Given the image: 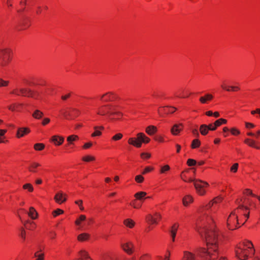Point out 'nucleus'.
I'll use <instances>...</instances> for the list:
<instances>
[{
	"label": "nucleus",
	"instance_id": "39",
	"mask_svg": "<svg viewBox=\"0 0 260 260\" xmlns=\"http://www.w3.org/2000/svg\"><path fill=\"white\" fill-rule=\"evenodd\" d=\"M147 219L148 221L151 222V223L157 224V221H156V219L151 215H148L147 216Z\"/></svg>",
	"mask_w": 260,
	"mask_h": 260
},
{
	"label": "nucleus",
	"instance_id": "56",
	"mask_svg": "<svg viewBox=\"0 0 260 260\" xmlns=\"http://www.w3.org/2000/svg\"><path fill=\"white\" fill-rule=\"evenodd\" d=\"M20 236H21V238L23 240L25 239V232L23 228L21 229V234H20Z\"/></svg>",
	"mask_w": 260,
	"mask_h": 260
},
{
	"label": "nucleus",
	"instance_id": "50",
	"mask_svg": "<svg viewBox=\"0 0 260 260\" xmlns=\"http://www.w3.org/2000/svg\"><path fill=\"white\" fill-rule=\"evenodd\" d=\"M9 82L4 81L0 78V86H6L8 84Z\"/></svg>",
	"mask_w": 260,
	"mask_h": 260
},
{
	"label": "nucleus",
	"instance_id": "12",
	"mask_svg": "<svg viewBox=\"0 0 260 260\" xmlns=\"http://www.w3.org/2000/svg\"><path fill=\"white\" fill-rule=\"evenodd\" d=\"M116 99V95L112 92H107L101 96V100L104 102L113 101Z\"/></svg>",
	"mask_w": 260,
	"mask_h": 260
},
{
	"label": "nucleus",
	"instance_id": "46",
	"mask_svg": "<svg viewBox=\"0 0 260 260\" xmlns=\"http://www.w3.org/2000/svg\"><path fill=\"white\" fill-rule=\"evenodd\" d=\"M122 137V135L120 133L117 134L112 137V139L115 141L119 140Z\"/></svg>",
	"mask_w": 260,
	"mask_h": 260
},
{
	"label": "nucleus",
	"instance_id": "37",
	"mask_svg": "<svg viewBox=\"0 0 260 260\" xmlns=\"http://www.w3.org/2000/svg\"><path fill=\"white\" fill-rule=\"evenodd\" d=\"M24 189H28L29 191L32 192L34 190V188L32 185L30 183H26L23 186Z\"/></svg>",
	"mask_w": 260,
	"mask_h": 260
},
{
	"label": "nucleus",
	"instance_id": "26",
	"mask_svg": "<svg viewBox=\"0 0 260 260\" xmlns=\"http://www.w3.org/2000/svg\"><path fill=\"white\" fill-rule=\"evenodd\" d=\"M32 116L35 118L39 119L42 117V116H43V113L40 110H36L33 113V114H32Z\"/></svg>",
	"mask_w": 260,
	"mask_h": 260
},
{
	"label": "nucleus",
	"instance_id": "9",
	"mask_svg": "<svg viewBox=\"0 0 260 260\" xmlns=\"http://www.w3.org/2000/svg\"><path fill=\"white\" fill-rule=\"evenodd\" d=\"M113 109V106L112 105H103L99 108L98 114L101 115H105L109 114L110 115V112Z\"/></svg>",
	"mask_w": 260,
	"mask_h": 260
},
{
	"label": "nucleus",
	"instance_id": "20",
	"mask_svg": "<svg viewBox=\"0 0 260 260\" xmlns=\"http://www.w3.org/2000/svg\"><path fill=\"white\" fill-rule=\"evenodd\" d=\"M80 256V260H92L87 252L84 250H82L79 253Z\"/></svg>",
	"mask_w": 260,
	"mask_h": 260
},
{
	"label": "nucleus",
	"instance_id": "24",
	"mask_svg": "<svg viewBox=\"0 0 260 260\" xmlns=\"http://www.w3.org/2000/svg\"><path fill=\"white\" fill-rule=\"evenodd\" d=\"M193 202V198L189 195L184 197L183 199V204L184 206H187L189 203Z\"/></svg>",
	"mask_w": 260,
	"mask_h": 260
},
{
	"label": "nucleus",
	"instance_id": "34",
	"mask_svg": "<svg viewBox=\"0 0 260 260\" xmlns=\"http://www.w3.org/2000/svg\"><path fill=\"white\" fill-rule=\"evenodd\" d=\"M45 147V145L42 143H37L34 145V148L36 150H42Z\"/></svg>",
	"mask_w": 260,
	"mask_h": 260
},
{
	"label": "nucleus",
	"instance_id": "7",
	"mask_svg": "<svg viewBox=\"0 0 260 260\" xmlns=\"http://www.w3.org/2000/svg\"><path fill=\"white\" fill-rule=\"evenodd\" d=\"M63 116L67 119H72L80 114V111L77 109L71 108V111H64L62 112Z\"/></svg>",
	"mask_w": 260,
	"mask_h": 260
},
{
	"label": "nucleus",
	"instance_id": "23",
	"mask_svg": "<svg viewBox=\"0 0 260 260\" xmlns=\"http://www.w3.org/2000/svg\"><path fill=\"white\" fill-rule=\"evenodd\" d=\"M28 214L32 219H36L38 216V213L33 207H30L29 208V211L28 213Z\"/></svg>",
	"mask_w": 260,
	"mask_h": 260
},
{
	"label": "nucleus",
	"instance_id": "21",
	"mask_svg": "<svg viewBox=\"0 0 260 260\" xmlns=\"http://www.w3.org/2000/svg\"><path fill=\"white\" fill-rule=\"evenodd\" d=\"M121 247L123 250L125 251L128 254H131L133 252V250L132 249L131 247L126 243H124L121 244Z\"/></svg>",
	"mask_w": 260,
	"mask_h": 260
},
{
	"label": "nucleus",
	"instance_id": "59",
	"mask_svg": "<svg viewBox=\"0 0 260 260\" xmlns=\"http://www.w3.org/2000/svg\"><path fill=\"white\" fill-rule=\"evenodd\" d=\"M221 87L223 89H224V90H226L228 91H231V86H226V85H225L224 84H223V85H221Z\"/></svg>",
	"mask_w": 260,
	"mask_h": 260
},
{
	"label": "nucleus",
	"instance_id": "17",
	"mask_svg": "<svg viewBox=\"0 0 260 260\" xmlns=\"http://www.w3.org/2000/svg\"><path fill=\"white\" fill-rule=\"evenodd\" d=\"M157 131V127L153 125H149L146 128V133L150 136H152Z\"/></svg>",
	"mask_w": 260,
	"mask_h": 260
},
{
	"label": "nucleus",
	"instance_id": "60",
	"mask_svg": "<svg viewBox=\"0 0 260 260\" xmlns=\"http://www.w3.org/2000/svg\"><path fill=\"white\" fill-rule=\"evenodd\" d=\"M50 122V119L48 118H45L43 119L42 121V124L45 125L47 124H48Z\"/></svg>",
	"mask_w": 260,
	"mask_h": 260
},
{
	"label": "nucleus",
	"instance_id": "54",
	"mask_svg": "<svg viewBox=\"0 0 260 260\" xmlns=\"http://www.w3.org/2000/svg\"><path fill=\"white\" fill-rule=\"evenodd\" d=\"M245 193H246L247 194L251 195L253 197H256L257 198V197H258L259 196H256L252 193V191L247 189L245 190Z\"/></svg>",
	"mask_w": 260,
	"mask_h": 260
},
{
	"label": "nucleus",
	"instance_id": "51",
	"mask_svg": "<svg viewBox=\"0 0 260 260\" xmlns=\"http://www.w3.org/2000/svg\"><path fill=\"white\" fill-rule=\"evenodd\" d=\"M255 142L254 140H251L248 145L250 147H252L256 149H259V147H257V146L255 145Z\"/></svg>",
	"mask_w": 260,
	"mask_h": 260
},
{
	"label": "nucleus",
	"instance_id": "3",
	"mask_svg": "<svg viewBox=\"0 0 260 260\" xmlns=\"http://www.w3.org/2000/svg\"><path fill=\"white\" fill-rule=\"evenodd\" d=\"M236 203L239 204L238 207L231 213L227 219V226L229 229L231 230L237 228L238 226L237 224H239L238 215H237V211L239 212V210L243 209H245L246 210L248 209V207L240 204L238 200L236 201Z\"/></svg>",
	"mask_w": 260,
	"mask_h": 260
},
{
	"label": "nucleus",
	"instance_id": "47",
	"mask_svg": "<svg viewBox=\"0 0 260 260\" xmlns=\"http://www.w3.org/2000/svg\"><path fill=\"white\" fill-rule=\"evenodd\" d=\"M179 226V224L177 223H175L172 226L171 231V233H174L176 234L178 228Z\"/></svg>",
	"mask_w": 260,
	"mask_h": 260
},
{
	"label": "nucleus",
	"instance_id": "45",
	"mask_svg": "<svg viewBox=\"0 0 260 260\" xmlns=\"http://www.w3.org/2000/svg\"><path fill=\"white\" fill-rule=\"evenodd\" d=\"M170 168L169 166L168 165H165L164 167H161L160 169V173H165L166 172L169 171L170 170Z\"/></svg>",
	"mask_w": 260,
	"mask_h": 260
},
{
	"label": "nucleus",
	"instance_id": "31",
	"mask_svg": "<svg viewBox=\"0 0 260 260\" xmlns=\"http://www.w3.org/2000/svg\"><path fill=\"white\" fill-rule=\"evenodd\" d=\"M146 195V193L144 191H140L136 193L135 194V197L137 198V199L139 200H141L143 199L144 197Z\"/></svg>",
	"mask_w": 260,
	"mask_h": 260
},
{
	"label": "nucleus",
	"instance_id": "64",
	"mask_svg": "<svg viewBox=\"0 0 260 260\" xmlns=\"http://www.w3.org/2000/svg\"><path fill=\"white\" fill-rule=\"evenodd\" d=\"M155 219H156V221L157 222V220H159L161 218V215L157 213H156L155 214Z\"/></svg>",
	"mask_w": 260,
	"mask_h": 260
},
{
	"label": "nucleus",
	"instance_id": "53",
	"mask_svg": "<svg viewBox=\"0 0 260 260\" xmlns=\"http://www.w3.org/2000/svg\"><path fill=\"white\" fill-rule=\"evenodd\" d=\"M153 169V168H151V167H146L144 170L143 171V172H142V174H145L149 172H150L151 170H152Z\"/></svg>",
	"mask_w": 260,
	"mask_h": 260
},
{
	"label": "nucleus",
	"instance_id": "48",
	"mask_svg": "<svg viewBox=\"0 0 260 260\" xmlns=\"http://www.w3.org/2000/svg\"><path fill=\"white\" fill-rule=\"evenodd\" d=\"M238 168V164H234L231 168V171L233 172H236Z\"/></svg>",
	"mask_w": 260,
	"mask_h": 260
},
{
	"label": "nucleus",
	"instance_id": "10",
	"mask_svg": "<svg viewBox=\"0 0 260 260\" xmlns=\"http://www.w3.org/2000/svg\"><path fill=\"white\" fill-rule=\"evenodd\" d=\"M19 90L22 96L37 98L39 95V93L38 91H34L29 89L20 88Z\"/></svg>",
	"mask_w": 260,
	"mask_h": 260
},
{
	"label": "nucleus",
	"instance_id": "43",
	"mask_svg": "<svg viewBox=\"0 0 260 260\" xmlns=\"http://www.w3.org/2000/svg\"><path fill=\"white\" fill-rule=\"evenodd\" d=\"M144 177L141 175H137L135 177V180L138 183H142L144 181Z\"/></svg>",
	"mask_w": 260,
	"mask_h": 260
},
{
	"label": "nucleus",
	"instance_id": "49",
	"mask_svg": "<svg viewBox=\"0 0 260 260\" xmlns=\"http://www.w3.org/2000/svg\"><path fill=\"white\" fill-rule=\"evenodd\" d=\"M231 132L233 135H237L240 134V131L235 128H232L231 129Z\"/></svg>",
	"mask_w": 260,
	"mask_h": 260
},
{
	"label": "nucleus",
	"instance_id": "6",
	"mask_svg": "<svg viewBox=\"0 0 260 260\" xmlns=\"http://www.w3.org/2000/svg\"><path fill=\"white\" fill-rule=\"evenodd\" d=\"M194 186L197 192L200 196H203L206 193L205 188L209 186V184L201 180H197L194 181Z\"/></svg>",
	"mask_w": 260,
	"mask_h": 260
},
{
	"label": "nucleus",
	"instance_id": "30",
	"mask_svg": "<svg viewBox=\"0 0 260 260\" xmlns=\"http://www.w3.org/2000/svg\"><path fill=\"white\" fill-rule=\"evenodd\" d=\"M226 122H227V121L226 119H224L223 118L219 119L217 120L216 121H215V122H214V127H216V128L217 126H220L222 123L225 124Z\"/></svg>",
	"mask_w": 260,
	"mask_h": 260
},
{
	"label": "nucleus",
	"instance_id": "18",
	"mask_svg": "<svg viewBox=\"0 0 260 260\" xmlns=\"http://www.w3.org/2000/svg\"><path fill=\"white\" fill-rule=\"evenodd\" d=\"M39 166H40V165L39 163L34 162L29 165L28 169L29 172L35 173L37 171V168Z\"/></svg>",
	"mask_w": 260,
	"mask_h": 260
},
{
	"label": "nucleus",
	"instance_id": "44",
	"mask_svg": "<svg viewBox=\"0 0 260 260\" xmlns=\"http://www.w3.org/2000/svg\"><path fill=\"white\" fill-rule=\"evenodd\" d=\"M197 162L194 159H188L187 161V164L189 166H193L196 164Z\"/></svg>",
	"mask_w": 260,
	"mask_h": 260
},
{
	"label": "nucleus",
	"instance_id": "36",
	"mask_svg": "<svg viewBox=\"0 0 260 260\" xmlns=\"http://www.w3.org/2000/svg\"><path fill=\"white\" fill-rule=\"evenodd\" d=\"M27 0H21L20 2V5L22 6L21 9L17 11L18 12H22L25 8Z\"/></svg>",
	"mask_w": 260,
	"mask_h": 260
},
{
	"label": "nucleus",
	"instance_id": "25",
	"mask_svg": "<svg viewBox=\"0 0 260 260\" xmlns=\"http://www.w3.org/2000/svg\"><path fill=\"white\" fill-rule=\"evenodd\" d=\"M79 137L77 135H71L67 137V140L69 144H73V142L78 140Z\"/></svg>",
	"mask_w": 260,
	"mask_h": 260
},
{
	"label": "nucleus",
	"instance_id": "22",
	"mask_svg": "<svg viewBox=\"0 0 260 260\" xmlns=\"http://www.w3.org/2000/svg\"><path fill=\"white\" fill-rule=\"evenodd\" d=\"M213 98V96L210 94H206L204 96H201L200 98V101L202 104H205L207 101L211 100Z\"/></svg>",
	"mask_w": 260,
	"mask_h": 260
},
{
	"label": "nucleus",
	"instance_id": "16",
	"mask_svg": "<svg viewBox=\"0 0 260 260\" xmlns=\"http://www.w3.org/2000/svg\"><path fill=\"white\" fill-rule=\"evenodd\" d=\"M51 141L56 145H60L64 141V138L62 137L58 136H53L52 137Z\"/></svg>",
	"mask_w": 260,
	"mask_h": 260
},
{
	"label": "nucleus",
	"instance_id": "38",
	"mask_svg": "<svg viewBox=\"0 0 260 260\" xmlns=\"http://www.w3.org/2000/svg\"><path fill=\"white\" fill-rule=\"evenodd\" d=\"M221 200V198H216L213 200V201H211L208 205L207 206V208H210L213 204L214 203H217L220 202Z\"/></svg>",
	"mask_w": 260,
	"mask_h": 260
},
{
	"label": "nucleus",
	"instance_id": "33",
	"mask_svg": "<svg viewBox=\"0 0 260 260\" xmlns=\"http://www.w3.org/2000/svg\"><path fill=\"white\" fill-rule=\"evenodd\" d=\"M201 144L200 141L198 139H194L191 144V148L194 149L198 148Z\"/></svg>",
	"mask_w": 260,
	"mask_h": 260
},
{
	"label": "nucleus",
	"instance_id": "62",
	"mask_svg": "<svg viewBox=\"0 0 260 260\" xmlns=\"http://www.w3.org/2000/svg\"><path fill=\"white\" fill-rule=\"evenodd\" d=\"M26 228L29 230H33L34 228H35V223L33 222H31L30 226L26 227Z\"/></svg>",
	"mask_w": 260,
	"mask_h": 260
},
{
	"label": "nucleus",
	"instance_id": "61",
	"mask_svg": "<svg viewBox=\"0 0 260 260\" xmlns=\"http://www.w3.org/2000/svg\"><path fill=\"white\" fill-rule=\"evenodd\" d=\"M71 96V93H69L66 95H62L61 96V99L63 101H66L67 99H68L69 98H70Z\"/></svg>",
	"mask_w": 260,
	"mask_h": 260
},
{
	"label": "nucleus",
	"instance_id": "32",
	"mask_svg": "<svg viewBox=\"0 0 260 260\" xmlns=\"http://www.w3.org/2000/svg\"><path fill=\"white\" fill-rule=\"evenodd\" d=\"M164 109L167 114L173 113L176 110V108L173 107H165Z\"/></svg>",
	"mask_w": 260,
	"mask_h": 260
},
{
	"label": "nucleus",
	"instance_id": "1",
	"mask_svg": "<svg viewBox=\"0 0 260 260\" xmlns=\"http://www.w3.org/2000/svg\"><path fill=\"white\" fill-rule=\"evenodd\" d=\"M207 244V249L200 248L197 255L184 251L182 260H214L219 254L218 250V245L221 240V236L216 230L211 228L204 229Z\"/></svg>",
	"mask_w": 260,
	"mask_h": 260
},
{
	"label": "nucleus",
	"instance_id": "27",
	"mask_svg": "<svg viewBox=\"0 0 260 260\" xmlns=\"http://www.w3.org/2000/svg\"><path fill=\"white\" fill-rule=\"evenodd\" d=\"M89 237V235L87 233H82L78 236V240L79 241H84L87 240Z\"/></svg>",
	"mask_w": 260,
	"mask_h": 260
},
{
	"label": "nucleus",
	"instance_id": "13",
	"mask_svg": "<svg viewBox=\"0 0 260 260\" xmlns=\"http://www.w3.org/2000/svg\"><path fill=\"white\" fill-rule=\"evenodd\" d=\"M66 195L64 194L62 192L59 191L57 193L55 197L54 200L58 204H61L66 201Z\"/></svg>",
	"mask_w": 260,
	"mask_h": 260
},
{
	"label": "nucleus",
	"instance_id": "5",
	"mask_svg": "<svg viewBox=\"0 0 260 260\" xmlns=\"http://www.w3.org/2000/svg\"><path fill=\"white\" fill-rule=\"evenodd\" d=\"M137 138H129L128 143L137 148L141 147L142 143H148L150 141V139L144 133H139L137 134Z\"/></svg>",
	"mask_w": 260,
	"mask_h": 260
},
{
	"label": "nucleus",
	"instance_id": "55",
	"mask_svg": "<svg viewBox=\"0 0 260 260\" xmlns=\"http://www.w3.org/2000/svg\"><path fill=\"white\" fill-rule=\"evenodd\" d=\"M150 156H151L150 154L148 153H142L141 154V156L142 158L145 157V158H148L150 157Z\"/></svg>",
	"mask_w": 260,
	"mask_h": 260
},
{
	"label": "nucleus",
	"instance_id": "19",
	"mask_svg": "<svg viewBox=\"0 0 260 260\" xmlns=\"http://www.w3.org/2000/svg\"><path fill=\"white\" fill-rule=\"evenodd\" d=\"M104 127L102 126H94V132L91 134L92 137L100 136L101 135L102 133L100 130L104 129Z\"/></svg>",
	"mask_w": 260,
	"mask_h": 260
},
{
	"label": "nucleus",
	"instance_id": "41",
	"mask_svg": "<svg viewBox=\"0 0 260 260\" xmlns=\"http://www.w3.org/2000/svg\"><path fill=\"white\" fill-rule=\"evenodd\" d=\"M63 213V211L60 209H57L53 211L52 214L54 217L60 215Z\"/></svg>",
	"mask_w": 260,
	"mask_h": 260
},
{
	"label": "nucleus",
	"instance_id": "28",
	"mask_svg": "<svg viewBox=\"0 0 260 260\" xmlns=\"http://www.w3.org/2000/svg\"><path fill=\"white\" fill-rule=\"evenodd\" d=\"M113 109L111 112H110V115H116L118 117L117 119L119 118V117H121L122 116V114L119 112L117 111L116 110V107L113 106Z\"/></svg>",
	"mask_w": 260,
	"mask_h": 260
},
{
	"label": "nucleus",
	"instance_id": "42",
	"mask_svg": "<svg viewBox=\"0 0 260 260\" xmlns=\"http://www.w3.org/2000/svg\"><path fill=\"white\" fill-rule=\"evenodd\" d=\"M35 256L37 257L36 260H44V254H39L38 252H37L35 254Z\"/></svg>",
	"mask_w": 260,
	"mask_h": 260
},
{
	"label": "nucleus",
	"instance_id": "8",
	"mask_svg": "<svg viewBox=\"0 0 260 260\" xmlns=\"http://www.w3.org/2000/svg\"><path fill=\"white\" fill-rule=\"evenodd\" d=\"M30 25V19L28 18H24L16 26V29L18 31L23 30L27 29Z\"/></svg>",
	"mask_w": 260,
	"mask_h": 260
},
{
	"label": "nucleus",
	"instance_id": "4",
	"mask_svg": "<svg viewBox=\"0 0 260 260\" xmlns=\"http://www.w3.org/2000/svg\"><path fill=\"white\" fill-rule=\"evenodd\" d=\"M13 56V53L11 48L0 49V65H7L10 63Z\"/></svg>",
	"mask_w": 260,
	"mask_h": 260
},
{
	"label": "nucleus",
	"instance_id": "14",
	"mask_svg": "<svg viewBox=\"0 0 260 260\" xmlns=\"http://www.w3.org/2000/svg\"><path fill=\"white\" fill-rule=\"evenodd\" d=\"M183 124L182 123L175 124L171 128V133L174 135H178L182 130Z\"/></svg>",
	"mask_w": 260,
	"mask_h": 260
},
{
	"label": "nucleus",
	"instance_id": "35",
	"mask_svg": "<svg viewBox=\"0 0 260 260\" xmlns=\"http://www.w3.org/2000/svg\"><path fill=\"white\" fill-rule=\"evenodd\" d=\"M86 220V216L84 215H81L79 218L75 221V224L76 225H80V222Z\"/></svg>",
	"mask_w": 260,
	"mask_h": 260
},
{
	"label": "nucleus",
	"instance_id": "63",
	"mask_svg": "<svg viewBox=\"0 0 260 260\" xmlns=\"http://www.w3.org/2000/svg\"><path fill=\"white\" fill-rule=\"evenodd\" d=\"M248 212H244L243 213V215L245 217V218H246V220H247V219L249 218V210H247Z\"/></svg>",
	"mask_w": 260,
	"mask_h": 260
},
{
	"label": "nucleus",
	"instance_id": "52",
	"mask_svg": "<svg viewBox=\"0 0 260 260\" xmlns=\"http://www.w3.org/2000/svg\"><path fill=\"white\" fill-rule=\"evenodd\" d=\"M43 12V10L41 7L39 6L37 8L36 14L37 15H41Z\"/></svg>",
	"mask_w": 260,
	"mask_h": 260
},
{
	"label": "nucleus",
	"instance_id": "15",
	"mask_svg": "<svg viewBox=\"0 0 260 260\" xmlns=\"http://www.w3.org/2000/svg\"><path fill=\"white\" fill-rule=\"evenodd\" d=\"M30 132V129L26 127H21L18 129L17 132V137L20 138L24 136L25 134H27Z\"/></svg>",
	"mask_w": 260,
	"mask_h": 260
},
{
	"label": "nucleus",
	"instance_id": "57",
	"mask_svg": "<svg viewBox=\"0 0 260 260\" xmlns=\"http://www.w3.org/2000/svg\"><path fill=\"white\" fill-rule=\"evenodd\" d=\"M245 126H246V128H253L254 127V125L251 123H249V122H245Z\"/></svg>",
	"mask_w": 260,
	"mask_h": 260
},
{
	"label": "nucleus",
	"instance_id": "58",
	"mask_svg": "<svg viewBox=\"0 0 260 260\" xmlns=\"http://www.w3.org/2000/svg\"><path fill=\"white\" fill-rule=\"evenodd\" d=\"M92 144L91 142H88L85 143L84 146H83V148L84 149H87L90 147L92 146Z\"/></svg>",
	"mask_w": 260,
	"mask_h": 260
},
{
	"label": "nucleus",
	"instance_id": "29",
	"mask_svg": "<svg viewBox=\"0 0 260 260\" xmlns=\"http://www.w3.org/2000/svg\"><path fill=\"white\" fill-rule=\"evenodd\" d=\"M124 224L129 228H132L135 225V222L131 219H126L124 221Z\"/></svg>",
	"mask_w": 260,
	"mask_h": 260
},
{
	"label": "nucleus",
	"instance_id": "11",
	"mask_svg": "<svg viewBox=\"0 0 260 260\" xmlns=\"http://www.w3.org/2000/svg\"><path fill=\"white\" fill-rule=\"evenodd\" d=\"M212 124L209 125L206 124H202L200 128V131L202 135H206L208 134L209 130L214 131L216 129V127L211 128Z\"/></svg>",
	"mask_w": 260,
	"mask_h": 260
},
{
	"label": "nucleus",
	"instance_id": "2",
	"mask_svg": "<svg viewBox=\"0 0 260 260\" xmlns=\"http://www.w3.org/2000/svg\"><path fill=\"white\" fill-rule=\"evenodd\" d=\"M237 257L240 260H245L248 256L254 255L255 250L253 245L250 241H245L236 247L235 250Z\"/></svg>",
	"mask_w": 260,
	"mask_h": 260
},
{
	"label": "nucleus",
	"instance_id": "40",
	"mask_svg": "<svg viewBox=\"0 0 260 260\" xmlns=\"http://www.w3.org/2000/svg\"><path fill=\"white\" fill-rule=\"evenodd\" d=\"M83 161L89 162L95 160V157L92 156L87 155L82 158Z\"/></svg>",
	"mask_w": 260,
	"mask_h": 260
}]
</instances>
